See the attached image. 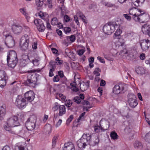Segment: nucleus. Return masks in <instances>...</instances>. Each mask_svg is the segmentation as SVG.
<instances>
[{
  "mask_svg": "<svg viewBox=\"0 0 150 150\" xmlns=\"http://www.w3.org/2000/svg\"><path fill=\"white\" fill-rule=\"evenodd\" d=\"M28 100V91H27L24 94V96L21 95L17 96L15 104L19 109H23L26 107L27 104V100Z\"/></svg>",
  "mask_w": 150,
  "mask_h": 150,
  "instance_id": "1",
  "label": "nucleus"
},
{
  "mask_svg": "<svg viewBox=\"0 0 150 150\" xmlns=\"http://www.w3.org/2000/svg\"><path fill=\"white\" fill-rule=\"evenodd\" d=\"M118 26V25L115 22H109L104 26L103 30L105 34L110 35L114 31L116 27Z\"/></svg>",
  "mask_w": 150,
  "mask_h": 150,
  "instance_id": "2",
  "label": "nucleus"
},
{
  "mask_svg": "<svg viewBox=\"0 0 150 150\" xmlns=\"http://www.w3.org/2000/svg\"><path fill=\"white\" fill-rule=\"evenodd\" d=\"M3 38L5 39V43L7 47L11 48L15 45V41L13 37L10 35L9 32L4 31L3 33Z\"/></svg>",
  "mask_w": 150,
  "mask_h": 150,
  "instance_id": "3",
  "label": "nucleus"
},
{
  "mask_svg": "<svg viewBox=\"0 0 150 150\" xmlns=\"http://www.w3.org/2000/svg\"><path fill=\"white\" fill-rule=\"evenodd\" d=\"M127 89V85L125 84H116L113 88V92L116 94L124 93Z\"/></svg>",
  "mask_w": 150,
  "mask_h": 150,
  "instance_id": "4",
  "label": "nucleus"
},
{
  "mask_svg": "<svg viewBox=\"0 0 150 150\" xmlns=\"http://www.w3.org/2000/svg\"><path fill=\"white\" fill-rule=\"evenodd\" d=\"M21 50L25 51L27 50L28 47V35L25 34L23 36L21 39L20 44Z\"/></svg>",
  "mask_w": 150,
  "mask_h": 150,
  "instance_id": "5",
  "label": "nucleus"
},
{
  "mask_svg": "<svg viewBox=\"0 0 150 150\" xmlns=\"http://www.w3.org/2000/svg\"><path fill=\"white\" fill-rule=\"evenodd\" d=\"M141 12L139 13V14H136L132 16L133 19L135 21L139 22H142L146 19L148 16L143 12V13Z\"/></svg>",
  "mask_w": 150,
  "mask_h": 150,
  "instance_id": "6",
  "label": "nucleus"
},
{
  "mask_svg": "<svg viewBox=\"0 0 150 150\" xmlns=\"http://www.w3.org/2000/svg\"><path fill=\"white\" fill-rule=\"evenodd\" d=\"M6 122L12 127L18 126L20 125L19 123L17 121V118L13 115L8 118Z\"/></svg>",
  "mask_w": 150,
  "mask_h": 150,
  "instance_id": "7",
  "label": "nucleus"
},
{
  "mask_svg": "<svg viewBox=\"0 0 150 150\" xmlns=\"http://www.w3.org/2000/svg\"><path fill=\"white\" fill-rule=\"evenodd\" d=\"M35 24L37 26L38 30L40 32H43L45 29L43 21L40 19H37L34 21Z\"/></svg>",
  "mask_w": 150,
  "mask_h": 150,
  "instance_id": "8",
  "label": "nucleus"
},
{
  "mask_svg": "<svg viewBox=\"0 0 150 150\" xmlns=\"http://www.w3.org/2000/svg\"><path fill=\"white\" fill-rule=\"evenodd\" d=\"M8 79L5 72L2 70H0V84L1 86L4 87L6 84V80Z\"/></svg>",
  "mask_w": 150,
  "mask_h": 150,
  "instance_id": "9",
  "label": "nucleus"
},
{
  "mask_svg": "<svg viewBox=\"0 0 150 150\" xmlns=\"http://www.w3.org/2000/svg\"><path fill=\"white\" fill-rule=\"evenodd\" d=\"M91 135L88 133L84 134L80 139L86 146L87 145H90Z\"/></svg>",
  "mask_w": 150,
  "mask_h": 150,
  "instance_id": "10",
  "label": "nucleus"
},
{
  "mask_svg": "<svg viewBox=\"0 0 150 150\" xmlns=\"http://www.w3.org/2000/svg\"><path fill=\"white\" fill-rule=\"evenodd\" d=\"M140 45L142 50H147L150 47V41L148 39L142 40L140 42Z\"/></svg>",
  "mask_w": 150,
  "mask_h": 150,
  "instance_id": "11",
  "label": "nucleus"
},
{
  "mask_svg": "<svg viewBox=\"0 0 150 150\" xmlns=\"http://www.w3.org/2000/svg\"><path fill=\"white\" fill-rule=\"evenodd\" d=\"M12 30L14 34L19 35L22 30L23 28L19 24H13L12 26Z\"/></svg>",
  "mask_w": 150,
  "mask_h": 150,
  "instance_id": "12",
  "label": "nucleus"
},
{
  "mask_svg": "<svg viewBox=\"0 0 150 150\" xmlns=\"http://www.w3.org/2000/svg\"><path fill=\"white\" fill-rule=\"evenodd\" d=\"M136 96L134 95H132L128 100V102L131 107L132 108H135L138 104V103L136 100Z\"/></svg>",
  "mask_w": 150,
  "mask_h": 150,
  "instance_id": "13",
  "label": "nucleus"
},
{
  "mask_svg": "<svg viewBox=\"0 0 150 150\" xmlns=\"http://www.w3.org/2000/svg\"><path fill=\"white\" fill-rule=\"evenodd\" d=\"M90 145L95 146L98 144L99 142L98 137L95 134L91 135Z\"/></svg>",
  "mask_w": 150,
  "mask_h": 150,
  "instance_id": "14",
  "label": "nucleus"
},
{
  "mask_svg": "<svg viewBox=\"0 0 150 150\" xmlns=\"http://www.w3.org/2000/svg\"><path fill=\"white\" fill-rule=\"evenodd\" d=\"M36 120V117L35 115H33L29 118V122H30L31 124V127H30V129H29V131L32 130L35 128Z\"/></svg>",
  "mask_w": 150,
  "mask_h": 150,
  "instance_id": "15",
  "label": "nucleus"
},
{
  "mask_svg": "<svg viewBox=\"0 0 150 150\" xmlns=\"http://www.w3.org/2000/svg\"><path fill=\"white\" fill-rule=\"evenodd\" d=\"M25 144L22 142L16 144L15 146V150H28Z\"/></svg>",
  "mask_w": 150,
  "mask_h": 150,
  "instance_id": "16",
  "label": "nucleus"
},
{
  "mask_svg": "<svg viewBox=\"0 0 150 150\" xmlns=\"http://www.w3.org/2000/svg\"><path fill=\"white\" fill-rule=\"evenodd\" d=\"M7 59L12 60L16 59L17 61H18L16 53L13 50L9 52V54L7 55Z\"/></svg>",
  "mask_w": 150,
  "mask_h": 150,
  "instance_id": "17",
  "label": "nucleus"
},
{
  "mask_svg": "<svg viewBox=\"0 0 150 150\" xmlns=\"http://www.w3.org/2000/svg\"><path fill=\"white\" fill-rule=\"evenodd\" d=\"M100 124H101V131H104L107 130L108 129L110 124L108 121H100Z\"/></svg>",
  "mask_w": 150,
  "mask_h": 150,
  "instance_id": "18",
  "label": "nucleus"
},
{
  "mask_svg": "<svg viewBox=\"0 0 150 150\" xmlns=\"http://www.w3.org/2000/svg\"><path fill=\"white\" fill-rule=\"evenodd\" d=\"M63 150H75V146L71 142L65 143Z\"/></svg>",
  "mask_w": 150,
  "mask_h": 150,
  "instance_id": "19",
  "label": "nucleus"
},
{
  "mask_svg": "<svg viewBox=\"0 0 150 150\" xmlns=\"http://www.w3.org/2000/svg\"><path fill=\"white\" fill-rule=\"evenodd\" d=\"M142 31L145 34H147L150 32V25L147 24H145L142 25Z\"/></svg>",
  "mask_w": 150,
  "mask_h": 150,
  "instance_id": "20",
  "label": "nucleus"
},
{
  "mask_svg": "<svg viewBox=\"0 0 150 150\" xmlns=\"http://www.w3.org/2000/svg\"><path fill=\"white\" fill-rule=\"evenodd\" d=\"M30 75L31 77L30 79H29V84H32L31 86L34 87L36 82L37 78L35 77V74H33L31 75V74H29V76Z\"/></svg>",
  "mask_w": 150,
  "mask_h": 150,
  "instance_id": "21",
  "label": "nucleus"
},
{
  "mask_svg": "<svg viewBox=\"0 0 150 150\" xmlns=\"http://www.w3.org/2000/svg\"><path fill=\"white\" fill-rule=\"evenodd\" d=\"M142 11L140 9H138L136 7H132L130 9L129 12L130 15L133 16L136 15V14L138 15L139 13L142 12Z\"/></svg>",
  "mask_w": 150,
  "mask_h": 150,
  "instance_id": "22",
  "label": "nucleus"
},
{
  "mask_svg": "<svg viewBox=\"0 0 150 150\" xmlns=\"http://www.w3.org/2000/svg\"><path fill=\"white\" fill-rule=\"evenodd\" d=\"M7 60L8 66L12 68L15 67L18 61L16 59L15 60H12L7 59Z\"/></svg>",
  "mask_w": 150,
  "mask_h": 150,
  "instance_id": "23",
  "label": "nucleus"
},
{
  "mask_svg": "<svg viewBox=\"0 0 150 150\" xmlns=\"http://www.w3.org/2000/svg\"><path fill=\"white\" fill-rule=\"evenodd\" d=\"M59 113L58 115L59 116H62L66 113V108L64 105H60L59 107Z\"/></svg>",
  "mask_w": 150,
  "mask_h": 150,
  "instance_id": "24",
  "label": "nucleus"
},
{
  "mask_svg": "<svg viewBox=\"0 0 150 150\" xmlns=\"http://www.w3.org/2000/svg\"><path fill=\"white\" fill-rule=\"evenodd\" d=\"M89 81H88L86 83H81L80 85V88L81 90L83 91L87 90L89 87Z\"/></svg>",
  "mask_w": 150,
  "mask_h": 150,
  "instance_id": "25",
  "label": "nucleus"
},
{
  "mask_svg": "<svg viewBox=\"0 0 150 150\" xmlns=\"http://www.w3.org/2000/svg\"><path fill=\"white\" fill-rule=\"evenodd\" d=\"M6 110L2 106L0 108V120H2L4 117L6 113Z\"/></svg>",
  "mask_w": 150,
  "mask_h": 150,
  "instance_id": "26",
  "label": "nucleus"
},
{
  "mask_svg": "<svg viewBox=\"0 0 150 150\" xmlns=\"http://www.w3.org/2000/svg\"><path fill=\"white\" fill-rule=\"evenodd\" d=\"M28 54H24L22 55V64H23V66H25L24 64L26 65L28 63Z\"/></svg>",
  "mask_w": 150,
  "mask_h": 150,
  "instance_id": "27",
  "label": "nucleus"
},
{
  "mask_svg": "<svg viewBox=\"0 0 150 150\" xmlns=\"http://www.w3.org/2000/svg\"><path fill=\"white\" fill-rule=\"evenodd\" d=\"M20 12L24 15L28 21V13L27 10L25 8H20L19 9Z\"/></svg>",
  "mask_w": 150,
  "mask_h": 150,
  "instance_id": "28",
  "label": "nucleus"
},
{
  "mask_svg": "<svg viewBox=\"0 0 150 150\" xmlns=\"http://www.w3.org/2000/svg\"><path fill=\"white\" fill-rule=\"evenodd\" d=\"M15 116L17 118V121H18V119H23L24 118V114L23 112H18L16 113V115H13Z\"/></svg>",
  "mask_w": 150,
  "mask_h": 150,
  "instance_id": "29",
  "label": "nucleus"
},
{
  "mask_svg": "<svg viewBox=\"0 0 150 150\" xmlns=\"http://www.w3.org/2000/svg\"><path fill=\"white\" fill-rule=\"evenodd\" d=\"M34 98V93L31 91H29V101L30 102L32 101Z\"/></svg>",
  "mask_w": 150,
  "mask_h": 150,
  "instance_id": "30",
  "label": "nucleus"
},
{
  "mask_svg": "<svg viewBox=\"0 0 150 150\" xmlns=\"http://www.w3.org/2000/svg\"><path fill=\"white\" fill-rule=\"evenodd\" d=\"M45 0H35L36 4L38 7H42L44 4L45 5L46 4L44 3Z\"/></svg>",
  "mask_w": 150,
  "mask_h": 150,
  "instance_id": "31",
  "label": "nucleus"
},
{
  "mask_svg": "<svg viewBox=\"0 0 150 150\" xmlns=\"http://www.w3.org/2000/svg\"><path fill=\"white\" fill-rule=\"evenodd\" d=\"M132 127L131 125H129L125 129L124 131L126 134H129L132 131Z\"/></svg>",
  "mask_w": 150,
  "mask_h": 150,
  "instance_id": "32",
  "label": "nucleus"
},
{
  "mask_svg": "<svg viewBox=\"0 0 150 150\" xmlns=\"http://www.w3.org/2000/svg\"><path fill=\"white\" fill-rule=\"evenodd\" d=\"M77 144L78 147L81 149H83L86 147V145L81 142L80 139L77 142Z\"/></svg>",
  "mask_w": 150,
  "mask_h": 150,
  "instance_id": "33",
  "label": "nucleus"
},
{
  "mask_svg": "<svg viewBox=\"0 0 150 150\" xmlns=\"http://www.w3.org/2000/svg\"><path fill=\"white\" fill-rule=\"evenodd\" d=\"M4 127L6 130L10 131L13 127L11 126L10 125L6 122L4 124Z\"/></svg>",
  "mask_w": 150,
  "mask_h": 150,
  "instance_id": "34",
  "label": "nucleus"
},
{
  "mask_svg": "<svg viewBox=\"0 0 150 150\" xmlns=\"http://www.w3.org/2000/svg\"><path fill=\"white\" fill-rule=\"evenodd\" d=\"M135 148L141 149L142 148V145L141 143L138 141H136L134 145Z\"/></svg>",
  "mask_w": 150,
  "mask_h": 150,
  "instance_id": "35",
  "label": "nucleus"
},
{
  "mask_svg": "<svg viewBox=\"0 0 150 150\" xmlns=\"http://www.w3.org/2000/svg\"><path fill=\"white\" fill-rule=\"evenodd\" d=\"M110 136L112 139H116L118 138V136L115 131L111 132Z\"/></svg>",
  "mask_w": 150,
  "mask_h": 150,
  "instance_id": "36",
  "label": "nucleus"
},
{
  "mask_svg": "<svg viewBox=\"0 0 150 150\" xmlns=\"http://www.w3.org/2000/svg\"><path fill=\"white\" fill-rule=\"evenodd\" d=\"M101 124H100V126L98 125H96L94 127V130L96 132H98L101 131Z\"/></svg>",
  "mask_w": 150,
  "mask_h": 150,
  "instance_id": "37",
  "label": "nucleus"
},
{
  "mask_svg": "<svg viewBox=\"0 0 150 150\" xmlns=\"http://www.w3.org/2000/svg\"><path fill=\"white\" fill-rule=\"evenodd\" d=\"M72 104V102L71 100H69L68 101L66 100V103H65V105L68 107V110H71V108H69Z\"/></svg>",
  "mask_w": 150,
  "mask_h": 150,
  "instance_id": "38",
  "label": "nucleus"
},
{
  "mask_svg": "<svg viewBox=\"0 0 150 150\" xmlns=\"http://www.w3.org/2000/svg\"><path fill=\"white\" fill-rule=\"evenodd\" d=\"M29 60H30V62L32 63H33V66H37L39 64V60H38V59H34L32 60H31L29 58Z\"/></svg>",
  "mask_w": 150,
  "mask_h": 150,
  "instance_id": "39",
  "label": "nucleus"
},
{
  "mask_svg": "<svg viewBox=\"0 0 150 150\" xmlns=\"http://www.w3.org/2000/svg\"><path fill=\"white\" fill-rule=\"evenodd\" d=\"M101 71V70L98 68H96L93 71V74L95 75L96 76H98L100 75V74L99 73V72Z\"/></svg>",
  "mask_w": 150,
  "mask_h": 150,
  "instance_id": "40",
  "label": "nucleus"
},
{
  "mask_svg": "<svg viewBox=\"0 0 150 150\" xmlns=\"http://www.w3.org/2000/svg\"><path fill=\"white\" fill-rule=\"evenodd\" d=\"M51 24L53 25H57L58 23L57 18L54 17L51 21Z\"/></svg>",
  "mask_w": 150,
  "mask_h": 150,
  "instance_id": "41",
  "label": "nucleus"
},
{
  "mask_svg": "<svg viewBox=\"0 0 150 150\" xmlns=\"http://www.w3.org/2000/svg\"><path fill=\"white\" fill-rule=\"evenodd\" d=\"M63 42L65 45H67V46H68V44L71 43L69 38V36H67L66 37V38L64 40Z\"/></svg>",
  "mask_w": 150,
  "mask_h": 150,
  "instance_id": "42",
  "label": "nucleus"
},
{
  "mask_svg": "<svg viewBox=\"0 0 150 150\" xmlns=\"http://www.w3.org/2000/svg\"><path fill=\"white\" fill-rule=\"evenodd\" d=\"M74 116L73 115H71L69 116V117L67 119L66 121V124L67 125H68L70 123L71 121L73 119Z\"/></svg>",
  "mask_w": 150,
  "mask_h": 150,
  "instance_id": "43",
  "label": "nucleus"
},
{
  "mask_svg": "<svg viewBox=\"0 0 150 150\" xmlns=\"http://www.w3.org/2000/svg\"><path fill=\"white\" fill-rule=\"evenodd\" d=\"M85 112H84L80 115L79 118L78 119V122H79V121L80 120H83L84 118V116L85 115Z\"/></svg>",
  "mask_w": 150,
  "mask_h": 150,
  "instance_id": "44",
  "label": "nucleus"
},
{
  "mask_svg": "<svg viewBox=\"0 0 150 150\" xmlns=\"http://www.w3.org/2000/svg\"><path fill=\"white\" fill-rule=\"evenodd\" d=\"M73 100L75 102L78 104L80 103L81 102V100L80 99V98L78 96L75 97L73 99Z\"/></svg>",
  "mask_w": 150,
  "mask_h": 150,
  "instance_id": "45",
  "label": "nucleus"
},
{
  "mask_svg": "<svg viewBox=\"0 0 150 150\" xmlns=\"http://www.w3.org/2000/svg\"><path fill=\"white\" fill-rule=\"evenodd\" d=\"M62 79L60 80V82L62 84H64L66 85L67 86L66 83L67 82V79L64 76L63 77L61 78Z\"/></svg>",
  "mask_w": 150,
  "mask_h": 150,
  "instance_id": "46",
  "label": "nucleus"
},
{
  "mask_svg": "<svg viewBox=\"0 0 150 150\" xmlns=\"http://www.w3.org/2000/svg\"><path fill=\"white\" fill-rule=\"evenodd\" d=\"M45 129L46 130L47 132L48 133H49L51 129L50 125L49 124L47 125H46L45 127Z\"/></svg>",
  "mask_w": 150,
  "mask_h": 150,
  "instance_id": "47",
  "label": "nucleus"
},
{
  "mask_svg": "<svg viewBox=\"0 0 150 150\" xmlns=\"http://www.w3.org/2000/svg\"><path fill=\"white\" fill-rule=\"evenodd\" d=\"M64 1H62V7H61L60 8V9L61 10V13H66V8L65 7H64L63 3Z\"/></svg>",
  "mask_w": 150,
  "mask_h": 150,
  "instance_id": "48",
  "label": "nucleus"
},
{
  "mask_svg": "<svg viewBox=\"0 0 150 150\" xmlns=\"http://www.w3.org/2000/svg\"><path fill=\"white\" fill-rule=\"evenodd\" d=\"M79 16L80 18L82 20V21L86 23V17L81 12L79 13Z\"/></svg>",
  "mask_w": 150,
  "mask_h": 150,
  "instance_id": "49",
  "label": "nucleus"
},
{
  "mask_svg": "<svg viewBox=\"0 0 150 150\" xmlns=\"http://www.w3.org/2000/svg\"><path fill=\"white\" fill-rule=\"evenodd\" d=\"M60 105L57 103H55L54 104V106L53 107V109L54 111H55L57 110L58 109H59V107Z\"/></svg>",
  "mask_w": 150,
  "mask_h": 150,
  "instance_id": "50",
  "label": "nucleus"
},
{
  "mask_svg": "<svg viewBox=\"0 0 150 150\" xmlns=\"http://www.w3.org/2000/svg\"><path fill=\"white\" fill-rule=\"evenodd\" d=\"M56 63H57V62H54L51 61L50 62V64L52 66V68H54V70L55 69L56 67Z\"/></svg>",
  "mask_w": 150,
  "mask_h": 150,
  "instance_id": "51",
  "label": "nucleus"
},
{
  "mask_svg": "<svg viewBox=\"0 0 150 150\" xmlns=\"http://www.w3.org/2000/svg\"><path fill=\"white\" fill-rule=\"evenodd\" d=\"M59 96L60 98L62 101H64L66 100V97L64 96L63 94H59Z\"/></svg>",
  "mask_w": 150,
  "mask_h": 150,
  "instance_id": "52",
  "label": "nucleus"
},
{
  "mask_svg": "<svg viewBox=\"0 0 150 150\" xmlns=\"http://www.w3.org/2000/svg\"><path fill=\"white\" fill-rule=\"evenodd\" d=\"M139 0H132V2L134 6H139Z\"/></svg>",
  "mask_w": 150,
  "mask_h": 150,
  "instance_id": "53",
  "label": "nucleus"
},
{
  "mask_svg": "<svg viewBox=\"0 0 150 150\" xmlns=\"http://www.w3.org/2000/svg\"><path fill=\"white\" fill-rule=\"evenodd\" d=\"M103 4L105 6H107L108 7H112L114 6L113 4L110 3L106 2H104Z\"/></svg>",
  "mask_w": 150,
  "mask_h": 150,
  "instance_id": "54",
  "label": "nucleus"
},
{
  "mask_svg": "<svg viewBox=\"0 0 150 150\" xmlns=\"http://www.w3.org/2000/svg\"><path fill=\"white\" fill-rule=\"evenodd\" d=\"M69 38L70 39L71 43L72 42H74L76 40L75 37L74 35H72L69 37Z\"/></svg>",
  "mask_w": 150,
  "mask_h": 150,
  "instance_id": "55",
  "label": "nucleus"
},
{
  "mask_svg": "<svg viewBox=\"0 0 150 150\" xmlns=\"http://www.w3.org/2000/svg\"><path fill=\"white\" fill-rule=\"evenodd\" d=\"M124 17L127 20L130 21L131 19V17L130 16H129L128 14H123Z\"/></svg>",
  "mask_w": 150,
  "mask_h": 150,
  "instance_id": "56",
  "label": "nucleus"
},
{
  "mask_svg": "<svg viewBox=\"0 0 150 150\" xmlns=\"http://www.w3.org/2000/svg\"><path fill=\"white\" fill-rule=\"evenodd\" d=\"M70 18L67 15H65L64 16V20L65 22H68L70 21Z\"/></svg>",
  "mask_w": 150,
  "mask_h": 150,
  "instance_id": "57",
  "label": "nucleus"
},
{
  "mask_svg": "<svg viewBox=\"0 0 150 150\" xmlns=\"http://www.w3.org/2000/svg\"><path fill=\"white\" fill-rule=\"evenodd\" d=\"M53 80L54 82H57L59 81V79L58 76L57 75L55 76L53 79Z\"/></svg>",
  "mask_w": 150,
  "mask_h": 150,
  "instance_id": "58",
  "label": "nucleus"
},
{
  "mask_svg": "<svg viewBox=\"0 0 150 150\" xmlns=\"http://www.w3.org/2000/svg\"><path fill=\"white\" fill-rule=\"evenodd\" d=\"M64 30L65 33H69L71 31V28L69 27H65L64 28Z\"/></svg>",
  "mask_w": 150,
  "mask_h": 150,
  "instance_id": "59",
  "label": "nucleus"
},
{
  "mask_svg": "<svg viewBox=\"0 0 150 150\" xmlns=\"http://www.w3.org/2000/svg\"><path fill=\"white\" fill-rule=\"evenodd\" d=\"M113 37L114 39H120L121 38V36L120 35L114 34V35Z\"/></svg>",
  "mask_w": 150,
  "mask_h": 150,
  "instance_id": "60",
  "label": "nucleus"
},
{
  "mask_svg": "<svg viewBox=\"0 0 150 150\" xmlns=\"http://www.w3.org/2000/svg\"><path fill=\"white\" fill-rule=\"evenodd\" d=\"M32 47L33 49L34 50L36 49L37 48V42H34L32 43Z\"/></svg>",
  "mask_w": 150,
  "mask_h": 150,
  "instance_id": "61",
  "label": "nucleus"
},
{
  "mask_svg": "<svg viewBox=\"0 0 150 150\" xmlns=\"http://www.w3.org/2000/svg\"><path fill=\"white\" fill-rule=\"evenodd\" d=\"M58 76L61 78L63 77L64 76L63 72L61 71H59L58 72Z\"/></svg>",
  "mask_w": 150,
  "mask_h": 150,
  "instance_id": "62",
  "label": "nucleus"
},
{
  "mask_svg": "<svg viewBox=\"0 0 150 150\" xmlns=\"http://www.w3.org/2000/svg\"><path fill=\"white\" fill-rule=\"evenodd\" d=\"M54 68H52L50 69V72L49 73V76L50 77H52L54 75L53 73V71H54Z\"/></svg>",
  "mask_w": 150,
  "mask_h": 150,
  "instance_id": "63",
  "label": "nucleus"
},
{
  "mask_svg": "<svg viewBox=\"0 0 150 150\" xmlns=\"http://www.w3.org/2000/svg\"><path fill=\"white\" fill-rule=\"evenodd\" d=\"M65 52L66 54L68 56L70 53H71V50L69 49L68 48H67L65 50Z\"/></svg>",
  "mask_w": 150,
  "mask_h": 150,
  "instance_id": "64",
  "label": "nucleus"
}]
</instances>
